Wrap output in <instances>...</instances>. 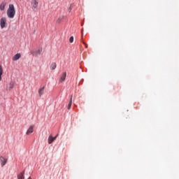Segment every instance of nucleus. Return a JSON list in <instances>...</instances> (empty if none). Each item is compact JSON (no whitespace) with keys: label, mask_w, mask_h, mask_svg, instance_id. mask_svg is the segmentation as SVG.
I'll return each instance as SVG.
<instances>
[{"label":"nucleus","mask_w":179,"mask_h":179,"mask_svg":"<svg viewBox=\"0 0 179 179\" xmlns=\"http://www.w3.org/2000/svg\"><path fill=\"white\" fill-rule=\"evenodd\" d=\"M0 162H1V167H3V166L6 164L8 159L3 157H0Z\"/></svg>","instance_id":"nucleus-4"},{"label":"nucleus","mask_w":179,"mask_h":179,"mask_svg":"<svg viewBox=\"0 0 179 179\" xmlns=\"http://www.w3.org/2000/svg\"><path fill=\"white\" fill-rule=\"evenodd\" d=\"M41 49H38L37 50L31 52V54H32V55H40L41 54Z\"/></svg>","instance_id":"nucleus-8"},{"label":"nucleus","mask_w":179,"mask_h":179,"mask_svg":"<svg viewBox=\"0 0 179 179\" xmlns=\"http://www.w3.org/2000/svg\"><path fill=\"white\" fill-rule=\"evenodd\" d=\"M16 15V10H15V6L13 4H9L7 10V16L9 19H13Z\"/></svg>","instance_id":"nucleus-1"},{"label":"nucleus","mask_w":179,"mask_h":179,"mask_svg":"<svg viewBox=\"0 0 179 179\" xmlns=\"http://www.w3.org/2000/svg\"><path fill=\"white\" fill-rule=\"evenodd\" d=\"M57 139V136L55 137H52V135H50L49 137H48V142L49 143V145H51V143H52V142L54 141H55Z\"/></svg>","instance_id":"nucleus-5"},{"label":"nucleus","mask_w":179,"mask_h":179,"mask_svg":"<svg viewBox=\"0 0 179 179\" xmlns=\"http://www.w3.org/2000/svg\"><path fill=\"white\" fill-rule=\"evenodd\" d=\"M17 179H24V171L17 175Z\"/></svg>","instance_id":"nucleus-13"},{"label":"nucleus","mask_w":179,"mask_h":179,"mask_svg":"<svg viewBox=\"0 0 179 179\" xmlns=\"http://www.w3.org/2000/svg\"><path fill=\"white\" fill-rule=\"evenodd\" d=\"M0 26L1 29H4V27L6 26V17H3L1 18Z\"/></svg>","instance_id":"nucleus-3"},{"label":"nucleus","mask_w":179,"mask_h":179,"mask_svg":"<svg viewBox=\"0 0 179 179\" xmlns=\"http://www.w3.org/2000/svg\"><path fill=\"white\" fill-rule=\"evenodd\" d=\"M3 73V69H2V66L0 65V82L2 80V74Z\"/></svg>","instance_id":"nucleus-14"},{"label":"nucleus","mask_w":179,"mask_h":179,"mask_svg":"<svg viewBox=\"0 0 179 179\" xmlns=\"http://www.w3.org/2000/svg\"><path fill=\"white\" fill-rule=\"evenodd\" d=\"M31 5L32 6V10H36V9L38 8V1H37V0H32Z\"/></svg>","instance_id":"nucleus-2"},{"label":"nucleus","mask_w":179,"mask_h":179,"mask_svg":"<svg viewBox=\"0 0 179 179\" xmlns=\"http://www.w3.org/2000/svg\"><path fill=\"white\" fill-rule=\"evenodd\" d=\"M69 43H73V36H71V37L69 38Z\"/></svg>","instance_id":"nucleus-18"},{"label":"nucleus","mask_w":179,"mask_h":179,"mask_svg":"<svg viewBox=\"0 0 179 179\" xmlns=\"http://www.w3.org/2000/svg\"><path fill=\"white\" fill-rule=\"evenodd\" d=\"M44 89H45V87H43L38 90V94L40 97H41V96L44 94Z\"/></svg>","instance_id":"nucleus-12"},{"label":"nucleus","mask_w":179,"mask_h":179,"mask_svg":"<svg viewBox=\"0 0 179 179\" xmlns=\"http://www.w3.org/2000/svg\"><path fill=\"white\" fill-rule=\"evenodd\" d=\"M64 20V16H60L57 20V23H61Z\"/></svg>","instance_id":"nucleus-16"},{"label":"nucleus","mask_w":179,"mask_h":179,"mask_svg":"<svg viewBox=\"0 0 179 179\" xmlns=\"http://www.w3.org/2000/svg\"><path fill=\"white\" fill-rule=\"evenodd\" d=\"M14 87H15V81H10L8 85L9 90H12V89H13Z\"/></svg>","instance_id":"nucleus-11"},{"label":"nucleus","mask_w":179,"mask_h":179,"mask_svg":"<svg viewBox=\"0 0 179 179\" xmlns=\"http://www.w3.org/2000/svg\"><path fill=\"white\" fill-rule=\"evenodd\" d=\"M83 44L85 45V48H87V44H86L85 42H83Z\"/></svg>","instance_id":"nucleus-19"},{"label":"nucleus","mask_w":179,"mask_h":179,"mask_svg":"<svg viewBox=\"0 0 179 179\" xmlns=\"http://www.w3.org/2000/svg\"><path fill=\"white\" fill-rule=\"evenodd\" d=\"M55 68H57V63H55V62L52 63V64L50 65V69L54 71V69H55Z\"/></svg>","instance_id":"nucleus-15"},{"label":"nucleus","mask_w":179,"mask_h":179,"mask_svg":"<svg viewBox=\"0 0 179 179\" xmlns=\"http://www.w3.org/2000/svg\"><path fill=\"white\" fill-rule=\"evenodd\" d=\"M66 78V72H64L60 78V82H64Z\"/></svg>","instance_id":"nucleus-10"},{"label":"nucleus","mask_w":179,"mask_h":179,"mask_svg":"<svg viewBox=\"0 0 179 179\" xmlns=\"http://www.w3.org/2000/svg\"><path fill=\"white\" fill-rule=\"evenodd\" d=\"M34 129V126H30L28 130L27 131V134L30 135V134H33Z\"/></svg>","instance_id":"nucleus-7"},{"label":"nucleus","mask_w":179,"mask_h":179,"mask_svg":"<svg viewBox=\"0 0 179 179\" xmlns=\"http://www.w3.org/2000/svg\"><path fill=\"white\" fill-rule=\"evenodd\" d=\"M7 3L6 1H3L0 4V10H5V6H6Z\"/></svg>","instance_id":"nucleus-6"},{"label":"nucleus","mask_w":179,"mask_h":179,"mask_svg":"<svg viewBox=\"0 0 179 179\" xmlns=\"http://www.w3.org/2000/svg\"><path fill=\"white\" fill-rule=\"evenodd\" d=\"M71 107H72V96L71 97L70 102L68 105V110H71Z\"/></svg>","instance_id":"nucleus-17"},{"label":"nucleus","mask_w":179,"mask_h":179,"mask_svg":"<svg viewBox=\"0 0 179 179\" xmlns=\"http://www.w3.org/2000/svg\"><path fill=\"white\" fill-rule=\"evenodd\" d=\"M20 57H22L20 53H17L15 55L14 57H13V61H17L18 59H20Z\"/></svg>","instance_id":"nucleus-9"}]
</instances>
